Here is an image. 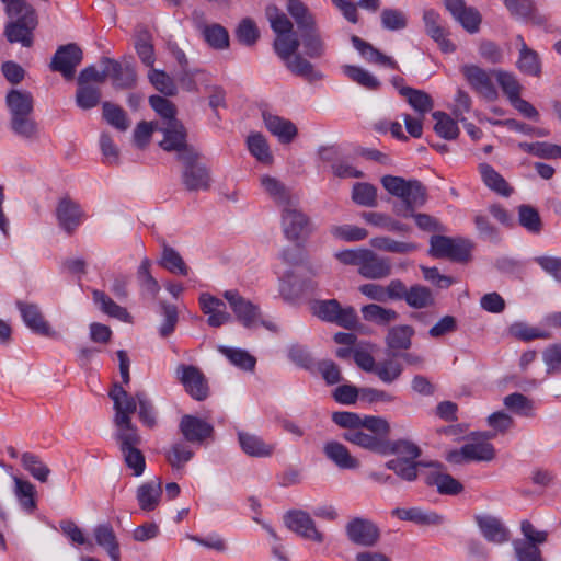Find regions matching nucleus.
<instances>
[{"mask_svg":"<svg viewBox=\"0 0 561 561\" xmlns=\"http://www.w3.org/2000/svg\"><path fill=\"white\" fill-rule=\"evenodd\" d=\"M352 201L364 207H375L377 205V188L366 182H358L353 185Z\"/></svg>","mask_w":561,"mask_h":561,"instance_id":"obj_57","label":"nucleus"},{"mask_svg":"<svg viewBox=\"0 0 561 561\" xmlns=\"http://www.w3.org/2000/svg\"><path fill=\"white\" fill-rule=\"evenodd\" d=\"M297 38L299 46H302L304 53L307 57L318 59L325 54V43L317 26V23L312 26L299 30V37Z\"/></svg>","mask_w":561,"mask_h":561,"instance_id":"obj_31","label":"nucleus"},{"mask_svg":"<svg viewBox=\"0 0 561 561\" xmlns=\"http://www.w3.org/2000/svg\"><path fill=\"white\" fill-rule=\"evenodd\" d=\"M224 297L243 327L253 328L260 322V308L242 297L237 290H226Z\"/></svg>","mask_w":561,"mask_h":561,"instance_id":"obj_17","label":"nucleus"},{"mask_svg":"<svg viewBox=\"0 0 561 561\" xmlns=\"http://www.w3.org/2000/svg\"><path fill=\"white\" fill-rule=\"evenodd\" d=\"M175 374L179 381L193 399L203 401L208 397L207 379L199 368L182 364L176 367Z\"/></svg>","mask_w":561,"mask_h":561,"instance_id":"obj_13","label":"nucleus"},{"mask_svg":"<svg viewBox=\"0 0 561 561\" xmlns=\"http://www.w3.org/2000/svg\"><path fill=\"white\" fill-rule=\"evenodd\" d=\"M18 308L22 314L23 321L31 330L49 337L56 335V332L50 329L36 305L18 302Z\"/></svg>","mask_w":561,"mask_h":561,"instance_id":"obj_32","label":"nucleus"},{"mask_svg":"<svg viewBox=\"0 0 561 561\" xmlns=\"http://www.w3.org/2000/svg\"><path fill=\"white\" fill-rule=\"evenodd\" d=\"M511 15L517 20H527L538 26L547 24L549 18L540 14L533 0H503Z\"/></svg>","mask_w":561,"mask_h":561,"instance_id":"obj_24","label":"nucleus"},{"mask_svg":"<svg viewBox=\"0 0 561 561\" xmlns=\"http://www.w3.org/2000/svg\"><path fill=\"white\" fill-rule=\"evenodd\" d=\"M476 523L482 536L492 543L501 545L510 539V531L504 524L491 515H477Z\"/></svg>","mask_w":561,"mask_h":561,"instance_id":"obj_26","label":"nucleus"},{"mask_svg":"<svg viewBox=\"0 0 561 561\" xmlns=\"http://www.w3.org/2000/svg\"><path fill=\"white\" fill-rule=\"evenodd\" d=\"M358 273L367 279L387 278L392 273L391 260L366 249Z\"/></svg>","mask_w":561,"mask_h":561,"instance_id":"obj_20","label":"nucleus"},{"mask_svg":"<svg viewBox=\"0 0 561 561\" xmlns=\"http://www.w3.org/2000/svg\"><path fill=\"white\" fill-rule=\"evenodd\" d=\"M273 46L277 56L294 75L308 80H316L321 77L320 73L314 70L313 65L297 53L299 48L298 41L282 38Z\"/></svg>","mask_w":561,"mask_h":561,"instance_id":"obj_3","label":"nucleus"},{"mask_svg":"<svg viewBox=\"0 0 561 561\" xmlns=\"http://www.w3.org/2000/svg\"><path fill=\"white\" fill-rule=\"evenodd\" d=\"M284 523L288 529L298 536L314 541L322 542L324 537L317 527L310 514L301 510H293L285 514Z\"/></svg>","mask_w":561,"mask_h":561,"instance_id":"obj_16","label":"nucleus"},{"mask_svg":"<svg viewBox=\"0 0 561 561\" xmlns=\"http://www.w3.org/2000/svg\"><path fill=\"white\" fill-rule=\"evenodd\" d=\"M10 125L15 135L25 139H33L37 136V124L32 114L11 117Z\"/></svg>","mask_w":561,"mask_h":561,"instance_id":"obj_63","label":"nucleus"},{"mask_svg":"<svg viewBox=\"0 0 561 561\" xmlns=\"http://www.w3.org/2000/svg\"><path fill=\"white\" fill-rule=\"evenodd\" d=\"M312 313L322 321L335 323L347 330L354 329L358 322L354 307L343 308L336 299L314 301Z\"/></svg>","mask_w":561,"mask_h":561,"instance_id":"obj_4","label":"nucleus"},{"mask_svg":"<svg viewBox=\"0 0 561 561\" xmlns=\"http://www.w3.org/2000/svg\"><path fill=\"white\" fill-rule=\"evenodd\" d=\"M164 137L160 142V147L165 151H175L178 160H182V154L187 152H196L197 150L187 145L186 130L180 121H172L163 128Z\"/></svg>","mask_w":561,"mask_h":561,"instance_id":"obj_18","label":"nucleus"},{"mask_svg":"<svg viewBox=\"0 0 561 561\" xmlns=\"http://www.w3.org/2000/svg\"><path fill=\"white\" fill-rule=\"evenodd\" d=\"M370 245L381 251L398 254L410 253L417 248L413 242L398 241L389 237H375L370 239Z\"/></svg>","mask_w":561,"mask_h":561,"instance_id":"obj_54","label":"nucleus"},{"mask_svg":"<svg viewBox=\"0 0 561 561\" xmlns=\"http://www.w3.org/2000/svg\"><path fill=\"white\" fill-rule=\"evenodd\" d=\"M414 329L408 324L394 325L388 330L386 344L392 351L408 350L412 344Z\"/></svg>","mask_w":561,"mask_h":561,"instance_id":"obj_46","label":"nucleus"},{"mask_svg":"<svg viewBox=\"0 0 561 561\" xmlns=\"http://www.w3.org/2000/svg\"><path fill=\"white\" fill-rule=\"evenodd\" d=\"M430 253L437 259H449L455 262H465L470 255V243L463 239H454L445 236H433L430 241Z\"/></svg>","mask_w":561,"mask_h":561,"instance_id":"obj_8","label":"nucleus"},{"mask_svg":"<svg viewBox=\"0 0 561 561\" xmlns=\"http://www.w3.org/2000/svg\"><path fill=\"white\" fill-rule=\"evenodd\" d=\"M444 466L440 468H434L426 477L427 485H435L438 493L447 495H457L462 490V484L453 478L450 474L443 471Z\"/></svg>","mask_w":561,"mask_h":561,"instance_id":"obj_38","label":"nucleus"},{"mask_svg":"<svg viewBox=\"0 0 561 561\" xmlns=\"http://www.w3.org/2000/svg\"><path fill=\"white\" fill-rule=\"evenodd\" d=\"M421 448L409 439H386L382 456L396 455L397 460L417 461L421 456Z\"/></svg>","mask_w":561,"mask_h":561,"instance_id":"obj_37","label":"nucleus"},{"mask_svg":"<svg viewBox=\"0 0 561 561\" xmlns=\"http://www.w3.org/2000/svg\"><path fill=\"white\" fill-rule=\"evenodd\" d=\"M432 117L436 122L434 130L439 137L447 140H453L458 137L459 128L457 123L448 114L445 112L436 111L432 114Z\"/></svg>","mask_w":561,"mask_h":561,"instance_id":"obj_56","label":"nucleus"},{"mask_svg":"<svg viewBox=\"0 0 561 561\" xmlns=\"http://www.w3.org/2000/svg\"><path fill=\"white\" fill-rule=\"evenodd\" d=\"M82 59L83 53L77 44L61 45L54 54L49 68L51 71L61 73L65 79L70 80Z\"/></svg>","mask_w":561,"mask_h":561,"instance_id":"obj_10","label":"nucleus"},{"mask_svg":"<svg viewBox=\"0 0 561 561\" xmlns=\"http://www.w3.org/2000/svg\"><path fill=\"white\" fill-rule=\"evenodd\" d=\"M201 154L187 152L182 154V183L190 192L206 191L210 186V174L205 164L199 162Z\"/></svg>","mask_w":561,"mask_h":561,"instance_id":"obj_6","label":"nucleus"},{"mask_svg":"<svg viewBox=\"0 0 561 561\" xmlns=\"http://www.w3.org/2000/svg\"><path fill=\"white\" fill-rule=\"evenodd\" d=\"M332 421L340 427L347 431L364 427L368 432H387L388 421L381 416L365 415L360 416L354 412L337 411L332 413Z\"/></svg>","mask_w":561,"mask_h":561,"instance_id":"obj_11","label":"nucleus"},{"mask_svg":"<svg viewBox=\"0 0 561 561\" xmlns=\"http://www.w3.org/2000/svg\"><path fill=\"white\" fill-rule=\"evenodd\" d=\"M4 26V36L11 44L19 43L23 47H31L34 42V30L37 26V16L34 8L21 11L20 15L12 18Z\"/></svg>","mask_w":561,"mask_h":561,"instance_id":"obj_5","label":"nucleus"},{"mask_svg":"<svg viewBox=\"0 0 561 561\" xmlns=\"http://www.w3.org/2000/svg\"><path fill=\"white\" fill-rule=\"evenodd\" d=\"M495 448L489 442H473L465 444L460 449L447 454L446 460L451 463L469 461H492L495 458Z\"/></svg>","mask_w":561,"mask_h":561,"instance_id":"obj_14","label":"nucleus"},{"mask_svg":"<svg viewBox=\"0 0 561 561\" xmlns=\"http://www.w3.org/2000/svg\"><path fill=\"white\" fill-rule=\"evenodd\" d=\"M5 104L11 117L32 114L34 110L33 95L25 90L11 89L5 96Z\"/></svg>","mask_w":561,"mask_h":561,"instance_id":"obj_35","label":"nucleus"},{"mask_svg":"<svg viewBox=\"0 0 561 561\" xmlns=\"http://www.w3.org/2000/svg\"><path fill=\"white\" fill-rule=\"evenodd\" d=\"M102 65H107L108 77L117 89H129L136 84L137 75L130 62H119L115 59L103 57Z\"/></svg>","mask_w":561,"mask_h":561,"instance_id":"obj_23","label":"nucleus"},{"mask_svg":"<svg viewBox=\"0 0 561 561\" xmlns=\"http://www.w3.org/2000/svg\"><path fill=\"white\" fill-rule=\"evenodd\" d=\"M84 214L76 202L69 197L59 201L56 208V217L59 227L67 233L72 234L80 226Z\"/></svg>","mask_w":561,"mask_h":561,"instance_id":"obj_22","label":"nucleus"},{"mask_svg":"<svg viewBox=\"0 0 561 561\" xmlns=\"http://www.w3.org/2000/svg\"><path fill=\"white\" fill-rule=\"evenodd\" d=\"M362 218L369 225L378 228L386 229L387 231L397 232V233H408L411 231V228L402 224L389 215L377 213V211H364L362 214Z\"/></svg>","mask_w":561,"mask_h":561,"instance_id":"obj_45","label":"nucleus"},{"mask_svg":"<svg viewBox=\"0 0 561 561\" xmlns=\"http://www.w3.org/2000/svg\"><path fill=\"white\" fill-rule=\"evenodd\" d=\"M407 305L414 309H423L434 305L432 290L423 285H413L408 289Z\"/></svg>","mask_w":561,"mask_h":561,"instance_id":"obj_55","label":"nucleus"},{"mask_svg":"<svg viewBox=\"0 0 561 561\" xmlns=\"http://www.w3.org/2000/svg\"><path fill=\"white\" fill-rule=\"evenodd\" d=\"M12 479L14 482L13 494L16 497L21 508L24 512L32 514L37 507L35 500V486L30 481L23 480L16 476H13Z\"/></svg>","mask_w":561,"mask_h":561,"instance_id":"obj_41","label":"nucleus"},{"mask_svg":"<svg viewBox=\"0 0 561 561\" xmlns=\"http://www.w3.org/2000/svg\"><path fill=\"white\" fill-rule=\"evenodd\" d=\"M392 515L401 520L413 522L422 526H438L445 522V517L433 511H423L419 507L400 508L392 511Z\"/></svg>","mask_w":561,"mask_h":561,"instance_id":"obj_33","label":"nucleus"},{"mask_svg":"<svg viewBox=\"0 0 561 561\" xmlns=\"http://www.w3.org/2000/svg\"><path fill=\"white\" fill-rule=\"evenodd\" d=\"M199 304L203 312L208 316L207 322L210 327L219 328L231 320L225 302L219 298L204 293L199 296Z\"/></svg>","mask_w":561,"mask_h":561,"instance_id":"obj_27","label":"nucleus"},{"mask_svg":"<svg viewBox=\"0 0 561 561\" xmlns=\"http://www.w3.org/2000/svg\"><path fill=\"white\" fill-rule=\"evenodd\" d=\"M518 70L531 77L541 75V60L537 51L529 48L526 44L519 48V56L516 61Z\"/></svg>","mask_w":561,"mask_h":561,"instance_id":"obj_48","label":"nucleus"},{"mask_svg":"<svg viewBox=\"0 0 561 561\" xmlns=\"http://www.w3.org/2000/svg\"><path fill=\"white\" fill-rule=\"evenodd\" d=\"M479 172L482 179V182L493 192L497 193L502 196H510L513 192V188L508 185L505 179L490 164L480 163Z\"/></svg>","mask_w":561,"mask_h":561,"instance_id":"obj_42","label":"nucleus"},{"mask_svg":"<svg viewBox=\"0 0 561 561\" xmlns=\"http://www.w3.org/2000/svg\"><path fill=\"white\" fill-rule=\"evenodd\" d=\"M362 314L365 321L377 325H388L399 318V313L390 308H385L377 304H369L362 307Z\"/></svg>","mask_w":561,"mask_h":561,"instance_id":"obj_47","label":"nucleus"},{"mask_svg":"<svg viewBox=\"0 0 561 561\" xmlns=\"http://www.w3.org/2000/svg\"><path fill=\"white\" fill-rule=\"evenodd\" d=\"M93 301L100 307L102 312L106 313L112 318H116L121 321H127L129 319V313L127 310L119 305H117L111 297H108L104 291L99 289L92 290Z\"/></svg>","mask_w":561,"mask_h":561,"instance_id":"obj_51","label":"nucleus"},{"mask_svg":"<svg viewBox=\"0 0 561 561\" xmlns=\"http://www.w3.org/2000/svg\"><path fill=\"white\" fill-rule=\"evenodd\" d=\"M241 449L251 457H268L274 451V446L266 444L261 437L247 432L238 433Z\"/></svg>","mask_w":561,"mask_h":561,"instance_id":"obj_40","label":"nucleus"},{"mask_svg":"<svg viewBox=\"0 0 561 561\" xmlns=\"http://www.w3.org/2000/svg\"><path fill=\"white\" fill-rule=\"evenodd\" d=\"M385 466L387 469L392 470L400 479L413 482L417 479L419 467L440 468L442 463L436 461L424 462L390 459Z\"/></svg>","mask_w":561,"mask_h":561,"instance_id":"obj_34","label":"nucleus"},{"mask_svg":"<svg viewBox=\"0 0 561 561\" xmlns=\"http://www.w3.org/2000/svg\"><path fill=\"white\" fill-rule=\"evenodd\" d=\"M218 350L232 365L243 370H252L255 366V357L244 350L228 346H219Z\"/></svg>","mask_w":561,"mask_h":561,"instance_id":"obj_61","label":"nucleus"},{"mask_svg":"<svg viewBox=\"0 0 561 561\" xmlns=\"http://www.w3.org/2000/svg\"><path fill=\"white\" fill-rule=\"evenodd\" d=\"M162 494V483L160 479L148 481L137 489V501L142 511H153Z\"/></svg>","mask_w":561,"mask_h":561,"instance_id":"obj_39","label":"nucleus"},{"mask_svg":"<svg viewBox=\"0 0 561 561\" xmlns=\"http://www.w3.org/2000/svg\"><path fill=\"white\" fill-rule=\"evenodd\" d=\"M265 16L270 22L271 28L277 35L274 44H276L282 38L298 41L297 36L293 34V22L283 11H280L276 4H268L265 8Z\"/></svg>","mask_w":561,"mask_h":561,"instance_id":"obj_25","label":"nucleus"},{"mask_svg":"<svg viewBox=\"0 0 561 561\" xmlns=\"http://www.w3.org/2000/svg\"><path fill=\"white\" fill-rule=\"evenodd\" d=\"M179 428L186 442L199 445L214 433L210 423L190 414L182 416Z\"/></svg>","mask_w":561,"mask_h":561,"instance_id":"obj_21","label":"nucleus"},{"mask_svg":"<svg viewBox=\"0 0 561 561\" xmlns=\"http://www.w3.org/2000/svg\"><path fill=\"white\" fill-rule=\"evenodd\" d=\"M350 541L362 547H374L379 538L380 530L371 520L354 517L345 526Z\"/></svg>","mask_w":561,"mask_h":561,"instance_id":"obj_15","label":"nucleus"},{"mask_svg":"<svg viewBox=\"0 0 561 561\" xmlns=\"http://www.w3.org/2000/svg\"><path fill=\"white\" fill-rule=\"evenodd\" d=\"M23 468L30 474L41 482H46L50 474V469L41 460V458L32 453H24L21 456Z\"/></svg>","mask_w":561,"mask_h":561,"instance_id":"obj_60","label":"nucleus"},{"mask_svg":"<svg viewBox=\"0 0 561 561\" xmlns=\"http://www.w3.org/2000/svg\"><path fill=\"white\" fill-rule=\"evenodd\" d=\"M423 22L426 34L434 39L445 53L455 50V45L446 38L447 32L440 23V15L435 10L428 9L423 13Z\"/></svg>","mask_w":561,"mask_h":561,"instance_id":"obj_28","label":"nucleus"},{"mask_svg":"<svg viewBox=\"0 0 561 561\" xmlns=\"http://www.w3.org/2000/svg\"><path fill=\"white\" fill-rule=\"evenodd\" d=\"M503 403L508 410L517 415L529 419L536 415L534 401L523 393H511L504 398Z\"/></svg>","mask_w":561,"mask_h":561,"instance_id":"obj_52","label":"nucleus"},{"mask_svg":"<svg viewBox=\"0 0 561 561\" xmlns=\"http://www.w3.org/2000/svg\"><path fill=\"white\" fill-rule=\"evenodd\" d=\"M263 122L271 134L276 136L282 144L291 142L298 134L295 124L268 112H263Z\"/></svg>","mask_w":561,"mask_h":561,"instance_id":"obj_29","label":"nucleus"},{"mask_svg":"<svg viewBox=\"0 0 561 561\" xmlns=\"http://www.w3.org/2000/svg\"><path fill=\"white\" fill-rule=\"evenodd\" d=\"M364 427L357 430L346 431L343 433V438L360 448L376 453L382 456L387 437L391 432V426L388 423L387 432H369L366 433Z\"/></svg>","mask_w":561,"mask_h":561,"instance_id":"obj_19","label":"nucleus"},{"mask_svg":"<svg viewBox=\"0 0 561 561\" xmlns=\"http://www.w3.org/2000/svg\"><path fill=\"white\" fill-rule=\"evenodd\" d=\"M202 34L206 43L214 49H225L229 46L228 31L220 24L205 25Z\"/></svg>","mask_w":561,"mask_h":561,"instance_id":"obj_58","label":"nucleus"},{"mask_svg":"<svg viewBox=\"0 0 561 561\" xmlns=\"http://www.w3.org/2000/svg\"><path fill=\"white\" fill-rule=\"evenodd\" d=\"M383 188L400 198L393 205V211L402 218L413 217L416 226L424 231H439L440 224L427 214H415V209L426 203V187L417 180H405L401 176L385 175L380 180Z\"/></svg>","mask_w":561,"mask_h":561,"instance_id":"obj_1","label":"nucleus"},{"mask_svg":"<svg viewBox=\"0 0 561 561\" xmlns=\"http://www.w3.org/2000/svg\"><path fill=\"white\" fill-rule=\"evenodd\" d=\"M351 41L353 46L358 50V53L366 61L370 64L389 67L391 69H399V66L396 60L382 54L368 42L362 39L356 35H353Z\"/></svg>","mask_w":561,"mask_h":561,"instance_id":"obj_36","label":"nucleus"},{"mask_svg":"<svg viewBox=\"0 0 561 561\" xmlns=\"http://www.w3.org/2000/svg\"><path fill=\"white\" fill-rule=\"evenodd\" d=\"M134 47L139 59L147 67L152 68L156 61L152 35L146 28L137 30L134 36Z\"/></svg>","mask_w":561,"mask_h":561,"instance_id":"obj_44","label":"nucleus"},{"mask_svg":"<svg viewBox=\"0 0 561 561\" xmlns=\"http://www.w3.org/2000/svg\"><path fill=\"white\" fill-rule=\"evenodd\" d=\"M493 73L496 82L501 87L508 101H512L520 94L522 85L514 73L502 69H493Z\"/></svg>","mask_w":561,"mask_h":561,"instance_id":"obj_62","label":"nucleus"},{"mask_svg":"<svg viewBox=\"0 0 561 561\" xmlns=\"http://www.w3.org/2000/svg\"><path fill=\"white\" fill-rule=\"evenodd\" d=\"M323 454L337 468L343 470L357 469L360 465L359 460L351 455L347 447L336 440L327 442L323 445Z\"/></svg>","mask_w":561,"mask_h":561,"instance_id":"obj_30","label":"nucleus"},{"mask_svg":"<svg viewBox=\"0 0 561 561\" xmlns=\"http://www.w3.org/2000/svg\"><path fill=\"white\" fill-rule=\"evenodd\" d=\"M286 10L295 20L298 30L316 24V19L309 8L301 0H286Z\"/></svg>","mask_w":561,"mask_h":561,"instance_id":"obj_53","label":"nucleus"},{"mask_svg":"<svg viewBox=\"0 0 561 561\" xmlns=\"http://www.w3.org/2000/svg\"><path fill=\"white\" fill-rule=\"evenodd\" d=\"M115 438L126 466L133 470L134 476H141L146 468V460L144 454L138 448L141 443L138 431L116 433Z\"/></svg>","mask_w":561,"mask_h":561,"instance_id":"obj_7","label":"nucleus"},{"mask_svg":"<svg viewBox=\"0 0 561 561\" xmlns=\"http://www.w3.org/2000/svg\"><path fill=\"white\" fill-rule=\"evenodd\" d=\"M108 396L113 401L115 411L113 422L116 426V433L138 431L131 422V415L136 412L138 405L136 394L130 396L121 385L114 383Z\"/></svg>","mask_w":561,"mask_h":561,"instance_id":"obj_2","label":"nucleus"},{"mask_svg":"<svg viewBox=\"0 0 561 561\" xmlns=\"http://www.w3.org/2000/svg\"><path fill=\"white\" fill-rule=\"evenodd\" d=\"M401 95L407 99L411 107L421 116H424L434 107V102L431 95L422 90L402 88Z\"/></svg>","mask_w":561,"mask_h":561,"instance_id":"obj_50","label":"nucleus"},{"mask_svg":"<svg viewBox=\"0 0 561 561\" xmlns=\"http://www.w3.org/2000/svg\"><path fill=\"white\" fill-rule=\"evenodd\" d=\"M461 72L471 89L488 101H495L499 96L496 87L493 82L494 73L492 70L482 69L476 65H465Z\"/></svg>","mask_w":561,"mask_h":561,"instance_id":"obj_9","label":"nucleus"},{"mask_svg":"<svg viewBox=\"0 0 561 561\" xmlns=\"http://www.w3.org/2000/svg\"><path fill=\"white\" fill-rule=\"evenodd\" d=\"M96 543L104 548L112 560L121 558L119 543L110 524H100L94 528Z\"/></svg>","mask_w":561,"mask_h":561,"instance_id":"obj_43","label":"nucleus"},{"mask_svg":"<svg viewBox=\"0 0 561 561\" xmlns=\"http://www.w3.org/2000/svg\"><path fill=\"white\" fill-rule=\"evenodd\" d=\"M102 108L103 117L111 126L121 131H126L129 128L130 122L121 106L111 102H104Z\"/></svg>","mask_w":561,"mask_h":561,"instance_id":"obj_59","label":"nucleus"},{"mask_svg":"<svg viewBox=\"0 0 561 561\" xmlns=\"http://www.w3.org/2000/svg\"><path fill=\"white\" fill-rule=\"evenodd\" d=\"M282 227L285 237L290 241H299L309 234V218L297 208V199L290 206H284Z\"/></svg>","mask_w":561,"mask_h":561,"instance_id":"obj_12","label":"nucleus"},{"mask_svg":"<svg viewBox=\"0 0 561 561\" xmlns=\"http://www.w3.org/2000/svg\"><path fill=\"white\" fill-rule=\"evenodd\" d=\"M261 185L265 192L279 205H291V202L296 198L289 193L286 186L277 179L263 175L261 178Z\"/></svg>","mask_w":561,"mask_h":561,"instance_id":"obj_49","label":"nucleus"},{"mask_svg":"<svg viewBox=\"0 0 561 561\" xmlns=\"http://www.w3.org/2000/svg\"><path fill=\"white\" fill-rule=\"evenodd\" d=\"M541 357L547 375L553 376L561 374V343L547 345L542 350Z\"/></svg>","mask_w":561,"mask_h":561,"instance_id":"obj_64","label":"nucleus"}]
</instances>
